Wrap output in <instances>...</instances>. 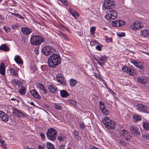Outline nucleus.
<instances>
[{
  "label": "nucleus",
  "mask_w": 149,
  "mask_h": 149,
  "mask_svg": "<svg viewBox=\"0 0 149 149\" xmlns=\"http://www.w3.org/2000/svg\"><path fill=\"white\" fill-rule=\"evenodd\" d=\"M119 135L120 139L116 136L115 138V139L119 145L123 146H125L126 143L124 141H121V139L128 141H131L132 140V137L130 133L125 130H123L120 131Z\"/></svg>",
  "instance_id": "nucleus-1"
},
{
  "label": "nucleus",
  "mask_w": 149,
  "mask_h": 149,
  "mask_svg": "<svg viewBox=\"0 0 149 149\" xmlns=\"http://www.w3.org/2000/svg\"><path fill=\"white\" fill-rule=\"evenodd\" d=\"M60 57L56 54H53L49 57L48 61L49 66L51 68H54L61 63Z\"/></svg>",
  "instance_id": "nucleus-2"
},
{
  "label": "nucleus",
  "mask_w": 149,
  "mask_h": 149,
  "mask_svg": "<svg viewBox=\"0 0 149 149\" xmlns=\"http://www.w3.org/2000/svg\"><path fill=\"white\" fill-rule=\"evenodd\" d=\"M45 40V38L40 36L32 34L30 38V42L32 45L38 46L44 42Z\"/></svg>",
  "instance_id": "nucleus-3"
},
{
  "label": "nucleus",
  "mask_w": 149,
  "mask_h": 149,
  "mask_svg": "<svg viewBox=\"0 0 149 149\" xmlns=\"http://www.w3.org/2000/svg\"><path fill=\"white\" fill-rule=\"evenodd\" d=\"M56 131L54 128H50L48 129L46 132L47 138L49 140L53 141L55 139L56 136Z\"/></svg>",
  "instance_id": "nucleus-4"
},
{
  "label": "nucleus",
  "mask_w": 149,
  "mask_h": 149,
  "mask_svg": "<svg viewBox=\"0 0 149 149\" xmlns=\"http://www.w3.org/2000/svg\"><path fill=\"white\" fill-rule=\"evenodd\" d=\"M102 121L105 125L106 128L110 130H113L115 127V124L114 123L107 117H105L102 119Z\"/></svg>",
  "instance_id": "nucleus-5"
},
{
  "label": "nucleus",
  "mask_w": 149,
  "mask_h": 149,
  "mask_svg": "<svg viewBox=\"0 0 149 149\" xmlns=\"http://www.w3.org/2000/svg\"><path fill=\"white\" fill-rule=\"evenodd\" d=\"M117 16V12L113 9L109 10L108 13L105 16V18L109 21H111V20H113L116 18Z\"/></svg>",
  "instance_id": "nucleus-6"
},
{
  "label": "nucleus",
  "mask_w": 149,
  "mask_h": 149,
  "mask_svg": "<svg viewBox=\"0 0 149 149\" xmlns=\"http://www.w3.org/2000/svg\"><path fill=\"white\" fill-rule=\"evenodd\" d=\"M55 49L53 47L49 46H46L43 47L42 52L43 54L48 56L54 52Z\"/></svg>",
  "instance_id": "nucleus-7"
},
{
  "label": "nucleus",
  "mask_w": 149,
  "mask_h": 149,
  "mask_svg": "<svg viewBox=\"0 0 149 149\" xmlns=\"http://www.w3.org/2000/svg\"><path fill=\"white\" fill-rule=\"evenodd\" d=\"M115 5L114 1L113 0H105L103 6L107 9H109L113 7Z\"/></svg>",
  "instance_id": "nucleus-8"
},
{
  "label": "nucleus",
  "mask_w": 149,
  "mask_h": 149,
  "mask_svg": "<svg viewBox=\"0 0 149 149\" xmlns=\"http://www.w3.org/2000/svg\"><path fill=\"white\" fill-rule=\"evenodd\" d=\"M129 128L132 134L138 137L141 136L140 130L137 127L134 126H130Z\"/></svg>",
  "instance_id": "nucleus-9"
},
{
  "label": "nucleus",
  "mask_w": 149,
  "mask_h": 149,
  "mask_svg": "<svg viewBox=\"0 0 149 149\" xmlns=\"http://www.w3.org/2000/svg\"><path fill=\"white\" fill-rule=\"evenodd\" d=\"M95 60L101 67H102L105 63L106 62L107 58L106 55H104L98 58H95Z\"/></svg>",
  "instance_id": "nucleus-10"
},
{
  "label": "nucleus",
  "mask_w": 149,
  "mask_h": 149,
  "mask_svg": "<svg viewBox=\"0 0 149 149\" xmlns=\"http://www.w3.org/2000/svg\"><path fill=\"white\" fill-rule=\"evenodd\" d=\"M13 114L16 117H17L19 118L24 117L26 116L25 114L24 113L22 112L19 109L15 108H13Z\"/></svg>",
  "instance_id": "nucleus-11"
},
{
  "label": "nucleus",
  "mask_w": 149,
  "mask_h": 149,
  "mask_svg": "<svg viewBox=\"0 0 149 149\" xmlns=\"http://www.w3.org/2000/svg\"><path fill=\"white\" fill-rule=\"evenodd\" d=\"M131 63H132L136 67L140 69H143L144 68V63L141 62H137L134 60L133 59L131 61Z\"/></svg>",
  "instance_id": "nucleus-12"
},
{
  "label": "nucleus",
  "mask_w": 149,
  "mask_h": 149,
  "mask_svg": "<svg viewBox=\"0 0 149 149\" xmlns=\"http://www.w3.org/2000/svg\"><path fill=\"white\" fill-rule=\"evenodd\" d=\"M137 109L138 110L143 112L148 113V108L143 104H139L137 106Z\"/></svg>",
  "instance_id": "nucleus-13"
},
{
  "label": "nucleus",
  "mask_w": 149,
  "mask_h": 149,
  "mask_svg": "<svg viewBox=\"0 0 149 149\" xmlns=\"http://www.w3.org/2000/svg\"><path fill=\"white\" fill-rule=\"evenodd\" d=\"M22 33L26 35H29L32 32V29L29 27H22L21 29Z\"/></svg>",
  "instance_id": "nucleus-14"
},
{
  "label": "nucleus",
  "mask_w": 149,
  "mask_h": 149,
  "mask_svg": "<svg viewBox=\"0 0 149 149\" xmlns=\"http://www.w3.org/2000/svg\"><path fill=\"white\" fill-rule=\"evenodd\" d=\"M138 81L142 84L147 83L148 81V78L145 76H141L137 78Z\"/></svg>",
  "instance_id": "nucleus-15"
},
{
  "label": "nucleus",
  "mask_w": 149,
  "mask_h": 149,
  "mask_svg": "<svg viewBox=\"0 0 149 149\" xmlns=\"http://www.w3.org/2000/svg\"><path fill=\"white\" fill-rule=\"evenodd\" d=\"M56 79L58 82L64 86H66V83L64 81L63 76L61 74L57 76Z\"/></svg>",
  "instance_id": "nucleus-16"
},
{
  "label": "nucleus",
  "mask_w": 149,
  "mask_h": 149,
  "mask_svg": "<svg viewBox=\"0 0 149 149\" xmlns=\"http://www.w3.org/2000/svg\"><path fill=\"white\" fill-rule=\"evenodd\" d=\"M143 25L141 23H140L138 22H135L132 26L131 27L133 30L137 29H140L143 27Z\"/></svg>",
  "instance_id": "nucleus-17"
},
{
  "label": "nucleus",
  "mask_w": 149,
  "mask_h": 149,
  "mask_svg": "<svg viewBox=\"0 0 149 149\" xmlns=\"http://www.w3.org/2000/svg\"><path fill=\"white\" fill-rule=\"evenodd\" d=\"M48 89L51 93H54L57 92L58 90L57 88L52 84L49 85Z\"/></svg>",
  "instance_id": "nucleus-18"
},
{
  "label": "nucleus",
  "mask_w": 149,
  "mask_h": 149,
  "mask_svg": "<svg viewBox=\"0 0 149 149\" xmlns=\"http://www.w3.org/2000/svg\"><path fill=\"white\" fill-rule=\"evenodd\" d=\"M30 93L35 98L40 99L41 98V96L35 89L31 90L30 91Z\"/></svg>",
  "instance_id": "nucleus-19"
},
{
  "label": "nucleus",
  "mask_w": 149,
  "mask_h": 149,
  "mask_svg": "<svg viewBox=\"0 0 149 149\" xmlns=\"http://www.w3.org/2000/svg\"><path fill=\"white\" fill-rule=\"evenodd\" d=\"M0 73L3 75H4L5 74V69L4 64L1 63L0 65Z\"/></svg>",
  "instance_id": "nucleus-20"
},
{
  "label": "nucleus",
  "mask_w": 149,
  "mask_h": 149,
  "mask_svg": "<svg viewBox=\"0 0 149 149\" xmlns=\"http://www.w3.org/2000/svg\"><path fill=\"white\" fill-rule=\"evenodd\" d=\"M60 93L61 96L63 98L66 97L69 95V93L64 90H61Z\"/></svg>",
  "instance_id": "nucleus-21"
},
{
  "label": "nucleus",
  "mask_w": 149,
  "mask_h": 149,
  "mask_svg": "<svg viewBox=\"0 0 149 149\" xmlns=\"http://www.w3.org/2000/svg\"><path fill=\"white\" fill-rule=\"evenodd\" d=\"M142 36L144 37L149 38V29H143L141 31Z\"/></svg>",
  "instance_id": "nucleus-22"
},
{
  "label": "nucleus",
  "mask_w": 149,
  "mask_h": 149,
  "mask_svg": "<svg viewBox=\"0 0 149 149\" xmlns=\"http://www.w3.org/2000/svg\"><path fill=\"white\" fill-rule=\"evenodd\" d=\"M142 135L143 138L145 141L149 142V134L148 132H142Z\"/></svg>",
  "instance_id": "nucleus-23"
},
{
  "label": "nucleus",
  "mask_w": 149,
  "mask_h": 149,
  "mask_svg": "<svg viewBox=\"0 0 149 149\" xmlns=\"http://www.w3.org/2000/svg\"><path fill=\"white\" fill-rule=\"evenodd\" d=\"M122 70L123 71L126 72L127 73H128L131 75H133V74L130 73L131 70L130 68L127 67L126 66H124L123 67Z\"/></svg>",
  "instance_id": "nucleus-24"
},
{
  "label": "nucleus",
  "mask_w": 149,
  "mask_h": 149,
  "mask_svg": "<svg viewBox=\"0 0 149 149\" xmlns=\"http://www.w3.org/2000/svg\"><path fill=\"white\" fill-rule=\"evenodd\" d=\"M15 61L18 64L22 65L23 62L21 60V59L19 56H16L14 58Z\"/></svg>",
  "instance_id": "nucleus-25"
},
{
  "label": "nucleus",
  "mask_w": 149,
  "mask_h": 149,
  "mask_svg": "<svg viewBox=\"0 0 149 149\" xmlns=\"http://www.w3.org/2000/svg\"><path fill=\"white\" fill-rule=\"evenodd\" d=\"M0 49L5 52H8L10 50V48L5 44H3L0 47Z\"/></svg>",
  "instance_id": "nucleus-26"
},
{
  "label": "nucleus",
  "mask_w": 149,
  "mask_h": 149,
  "mask_svg": "<svg viewBox=\"0 0 149 149\" xmlns=\"http://www.w3.org/2000/svg\"><path fill=\"white\" fill-rule=\"evenodd\" d=\"M58 34L61 37L63 38L66 40H69L70 39L68 37L67 35L63 33L62 32H60Z\"/></svg>",
  "instance_id": "nucleus-27"
},
{
  "label": "nucleus",
  "mask_w": 149,
  "mask_h": 149,
  "mask_svg": "<svg viewBox=\"0 0 149 149\" xmlns=\"http://www.w3.org/2000/svg\"><path fill=\"white\" fill-rule=\"evenodd\" d=\"M74 138L77 140H79L81 139V138L79 136V133L77 131L74 130Z\"/></svg>",
  "instance_id": "nucleus-28"
},
{
  "label": "nucleus",
  "mask_w": 149,
  "mask_h": 149,
  "mask_svg": "<svg viewBox=\"0 0 149 149\" xmlns=\"http://www.w3.org/2000/svg\"><path fill=\"white\" fill-rule=\"evenodd\" d=\"M141 120V118L139 115H135L133 116L132 120L133 122H136L138 120Z\"/></svg>",
  "instance_id": "nucleus-29"
},
{
  "label": "nucleus",
  "mask_w": 149,
  "mask_h": 149,
  "mask_svg": "<svg viewBox=\"0 0 149 149\" xmlns=\"http://www.w3.org/2000/svg\"><path fill=\"white\" fill-rule=\"evenodd\" d=\"M10 74L14 76H17L18 75L17 71L15 70L14 68H11L10 70Z\"/></svg>",
  "instance_id": "nucleus-30"
},
{
  "label": "nucleus",
  "mask_w": 149,
  "mask_h": 149,
  "mask_svg": "<svg viewBox=\"0 0 149 149\" xmlns=\"http://www.w3.org/2000/svg\"><path fill=\"white\" fill-rule=\"evenodd\" d=\"M46 146L48 149H55L54 146L50 142L47 143Z\"/></svg>",
  "instance_id": "nucleus-31"
},
{
  "label": "nucleus",
  "mask_w": 149,
  "mask_h": 149,
  "mask_svg": "<svg viewBox=\"0 0 149 149\" xmlns=\"http://www.w3.org/2000/svg\"><path fill=\"white\" fill-rule=\"evenodd\" d=\"M25 91V88L22 87L19 90V92L20 94L23 95L26 93Z\"/></svg>",
  "instance_id": "nucleus-32"
},
{
  "label": "nucleus",
  "mask_w": 149,
  "mask_h": 149,
  "mask_svg": "<svg viewBox=\"0 0 149 149\" xmlns=\"http://www.w3.org/2000/svg\"><path fill=\"white\" fill-rule=\"evenodd\" d=\"M69 11L72 15L75 18H76L75 13L76 11L72 8L69 9Z\"/></svg>",
  "instance_id": "nucleus-33"
},
{
  "label": "nucleus",
  "mask_w": 149,
  "mask_h": 149,
  "mask_svg": "<svg viewBox=\"0 0 149 149\" xmlns=\"http://www.w3.org/2000/svg\"><path fill=\"white\" fill-rule=\"evenodd\" d=\"M11 13V15H14V16L17 17V18H20L22 19H24V18L23 16L20 15L18 13Z\"/></svg>",
  "instance_id": "nucleus-34"
},
{
  "label": "nucleus",
  "mask_w": 149,
  "mask_h": 149,
  "mask_svg": "<svg viewBox=\"0 0 149 149\" xmlns=\"http://www.w3.org/2000/svg\"><path fill=\"white\" fill-rule=\"evenodd\" d=\"M77 81L73 79H70V84L72 86H74L77 83Z\"/></svg>",
  "instance_id": "nucleus-35"
},
{
  "label": "nucleus",
  "mask_w": 149,
  "mask_h": 149,
  "mask_svg": "<svg viewBox=\"0 0 149 149\" xmlns=\"http://www.w3.org/2000/svg\"><path fill=\"white\" fill-rule=\"evenodd\" d=\"M69 102L70 104L72 106H75L77 103L76 101L73 100H70Z\"/></svg>",
  "instance_id": "nucleus-36"
},
{
  "label": "nucleus",
  "mask_w": 149,
  "mask_h": 149,
  "mask_svg": "<svg viewBox=\"0 0 149 149\" xmlns=\"http://www.w3.org/2000/svg\"><path fill=\"white\" fill-rule=\"evenodd\" d=\"M1 118L3 121L5 122H7L8 120V117L6 114Z\"/></svg>",
  "instance_id": "nucleus-37"
},
{
  "label": "nucleus",
  "mask_w": 149,
  "mask_h": 149,
  "mask_svg": "<svg viewBox=\"0 0 149 149\" xmlns=\"http://www.w3.org/2000/svg\"><path fill=\"white\" fill-rule=\"evenodd\" d=\"M54 107L57 110H60L62 109L61 106L57 104H54Z\"/></svg>",
  "instance_id": "nucleus-38"
},
{
  "label": "nucleus",
  "mask_w": 149,
  "mask_h": 149,
  "mask_svg": "<svg viewBox=\"0 0 149 149\" xmlns=\"http://www.w3.org/2000/svg\"><path fill=\"white\" fill-rule=\"evenodd\" d=\"M144 129L146 130H149V125L147 123H145L143 125Z\"/></svg>",
  "instance_id": "nucleus-39"
},
{
  "label": "nucleus",
  "mask_w": 149,
  "mask_h": 149,
  "mask_svg": "<svg viewBox=\"0 0 149 149\" xmlns=\"http://www.w3.org/2000/svg\"><path fill=\"white\" fill-rule=\"evenodd\" d=\"M112 24L113 26L116 27L119 26H118V21H115L113 22L112 23Z\"/></svg>",
  "instance_id": "nucleus-40"
},
{
  "label": "nucleus",
  "mask_w": 149,
  "mask_h": 149,
  "mask_svg": "<svg viewBox=\"0 0 149 149\" xmlns=\"http://www.w3.org/2000/svg\"><path fill=\"white\" fill-rule=\"evenodd\" d=\"M102 113L106 115L108 114L109 113V111L105 108L103 110L101 111Z\"/></svg>",
  "instance_id": "nucleus-41"
},
{
  "label": "nucleus",
  "mask_w": 149,
  "mask_h": 149,
  "mask_svg": "<svg viewBox=\"0 0 149 149\" xmlns=\"http://www.w3.org/2000/svg\"><path fill=\"white\" fill-rule=\"evenodd\" d=\"M91 45V46H94L95 44H100V43L97 42L96 40H93L91 41L90 42Z\"/></svg>",
  "instance_id": "nucleus-42"
},
{
  "label": "nucleus",
  "mask_w": 149,
  "mask_h": 149,
  "mask_svg": "<svg viewBox=\"0 0 149 149\" xmlns=\"http://www.w3.org/2000/svg\"><path fill=\"white\" fill-rule=\"evenodd\" d=\"M96 28L95 27H92L90 29V32L91 34L94 35L95 33V31Z\"/></svg>",
  "instance_id": "nucleus-43"
},
{
  "label": "nucleus",
  "mask_w": 149,
  "mask_h": 149,
  "mask_svg": "<svg viewBox=\"0 0 149 149\" xmlns=\"http://www.w3.org/2000/svg\"><path fill=\"white\" fill-rule=\"evenodd\" d=\"M125 24V21L122 20H118V26H119L124 25Z\"/></svg>",
  "instance_id": "nucleus-44"
},
{
  "label": "nucleus",
  "mask_w": 149,
  "mask_h": 149,
  "mask_svg": "<svg viewBox=\"0 0 149 149\" xmlns=\"http://www.w3.org/2000/svg\"><path fill=\"white\" fill-rule=\"evenodd\" d=\"M117 35L119 37H122L125 36V33H117Z\"/></svg>",
  "instance_id": "nucleus-45"
},
{
  "label": "nucleus",
  "mask_w": 149,
  "mask_h": 149,
  "mask_svg": "<svg viewBox=\"0 0 149 149\" xmlns=\"http://www.w3.org/2000/svg\"><path fill=\"white\" fill-rule=\"evenodd\" d=\"M64 136H58V139L60 141H64L63 138H64Z\"/></svg>",
  "instance_id": "nucleus-46"
},
{
  "label": "nucleus",
  "mask_w": 149,
  "mask_h": 149,
  "mask_svg": "<svg viewBox=\"0 0 149 149\" xmlns=\"http://www.w3.org/2000/svg\"><path fill=\"white\" fill-rule=\"evenodd\" d=\"M38 85L39 87L40 91L45 88L44 86L42 84L39 83L38 84Z\"/></svg>",
  "instance_id": "nucleus-47"
},
{
  "label": "nucleus",
  "mask_w": 149,
  "mask_h": 149,
  "mask_svg": "<svg viewBox=\"0 0 149 149\" xmlns=\"http://www.w3.org/2000/svg\"><path fill=\"white\" fill-rule=\"evenodd\" d=\"M40 92L41 94L44 95L46 94L47 93L46 90L45 88L40 90Z\"/></svg>",
  "instance_id": "nucleus-48"
},
{
  "label": "nucleus",
  "mask_w": 149,
  "mask_h": 149,
  "mask_svg": "<svg viewBox=\"0 0 149 149\" xmlns=\"http://www.w3.org/2000/svg\"><path fill=\"white\" fill-rule=\"evenodd\" d=\"M6 113L4 112L0 111V118H1L2 117L4 116V115H6Z\"/></svg>",
  "instance_id": "nucleus-49"
},
{
  "label": "nucleus",
  "mask_w": 149,
  "mask_h": 149,
  "mask_svg": "<svg viewBox=\"0 0 149 149\" xmlns=\"http://www.w3.org/2000/svg\"><path fill=\"white\" fill-rule=\"evenodd\" d=\"M100 107L101 111H102L105 108L104 104H103L100 105Z\"/></svg>",
  "instance_id": "nucleus-50"
},
{
  "label": "nucleus",
  "mask_w": 149,
  "mask_h": 149,
  "mask_svg": "<svg viewBox=\"0 0 149 149\" xmlns=\"http://www.w3.org/2000/svg\"><path fill=\"white\" fill-rule=\"evenodd\" d=\"M79 126L80 127L81 129H84L85 127L84 124L81 123H79Z\"/></svg>",
  "instance_id": "nucleus-51"
},
{
  "label": "nucleus",
  "mask_w": 149,
  "mask_h": 149,
  "mask_svg": "<svg viewBox=\"0 0 149 149\" xmlns=\"http://www.w3.org/2000/svg\"><path fill=\"white\" fill-rule=\"evenodd\" d=\"M26 41V38L24 37H22V38L21 40V41L22 43H24Z\"/></svg>",
  "instance_id": "nucleus-52"
},
{
  "label": "nucleus",
  "mask_w": 149,
  "mask_h": 149,
  "mask_svg": "<svg viewBox=\"0 0 149 149\" xmlns=\"http://www.w3.org/2000/svg\"><path fill=\"white\" fill-rule=\"evenodd\" d=\"M3 29L5 30V31L7 33L9 32V30L10 29V28L8 27H7V28H6V27L5 26H3Z\"/></svg>",
  "instance_id": "nucleus-53"
},
{
  "label": "nucleus",
  "mask_w": 149,
  "mask_h": 149,
  "mask_svg": "<svg viewBox=\"0 0 149 149\" xmlns=\"http://www.w3.org/2000/svg\"><path fill=\"white\" fill-rule=\"evenodd\" d=\"M40 136L41 137V138L43 140H44L45 139V135L43 133H41L40 134Z\"/></svg>",
  "instance_id": "nucleus-54"
},
{
  "label": "nucleus",
  "mask_w": 149,
  "mask_h": 149,
  "mask_svg": "<svg viewBox=\"0 0 149 149\" xmlns=\"http://www.w3.org/2000/svg\"><path fill=\"white\" fill-rule=\"evenodd\" d=\"M14 82L15 84H16V85H18V87H20L19 84H20V83L19 82H18L17 80H14Z\"/></svg>",
  "instance_id": "nucleus-55"
},
{
  "label": "nucleus",
  "mask_w": 149,
  "mask_h": 149,
  "mask_svg": "<svg viewBox=\"0 0 149 149\" xmlns=\"http://www.w3.org/2000/svg\"><path fill=\"white\" fill-rule=\"evenodd\" d=\"M96 49L99 51H101L102 50L101 48L99 45H97L96 47Z\"/></svg>",
  "instance_id": "nucleus-56"
},
{
  "label": "nucleus",
  "mask_w": 149,
  "mask_h": 149,
  "mask_svg": "<svg viewBox=\"0 0 149 149\" xmlns=\"http://www.w3.org/2000/svg\"><path fill=\"white\" fill-rule=\"evenodd\" d=\"M63 4L66 7H67L68 5V3L66 0L63 3Z\"/></svg>",
  "instance_id": "nucleus-57"
},
{
  "label": "nucleus",
  "mask_w": 149,
  "mask_h": 149,
  "mask_svg": "<svg viewBox=\"0 0 149 149\" xmlns=\"http://www.w3.org/2000/svg\"><path fill=\"white\" fill-rule=\"evenodd\" d=\"M18 24H16V25H13L12 26V28L13 29H16L18 27Z\"/></svg>",
  "instance_id": "nucleus-58"
},
{
  "label": "nucleus",
  "mask_w": 149,
  "mask_h": 149,
  "mask_svg": "<svg viewBox=\"0 0 149 149\" xmlns=\"http://www.w3.org/2000/svg\"><path fill=\"white\" fill-rule=\"evenodd\" d=\"M38 149H45L44 147H43L42 146L40 145H39L38 146Z\"/></svg>",
  "instance_id": "nucleus-59"
},
{
  "label": "nucleus",
  "mask_w": 149,
  "mask_h": 149,
  "mask_svg": "<svg viewBox=\"0 0 149 149\" xmlns=\"http://www.w3.org/2000/svg\"><path fill=\"white\" fill-rule=\"evenodd\" d=\"M131 70L130 72V73L133 74L132 75H134V74H135L134 70H133V69H132V68H131Z\"/></svg>",
  "instance_id": "nucleus-60"
},
{
  "label": "nucleus",
  "mask_w": 149,
  "mask_h": 149,
  "mask_svg": "<svg viewBox=\"0 0 149 149\" xmlns=\"http://www.w3.org/2000/svg\"><path fill=\"white\" fill-rule=\"evenodd\" d=\"M65 146L64 145H61L60 146V149H64Z\"/></svg>",
  "instance_id": "nucleus-61"
},
{
  "label": "nucleus",
  "mask_w": 149,
  "mask_h": 149,
  "mask_svg": "<svg viewBox=\"0 0 149 149\" xmlns=\"http://www.w3.org/2000/svg\"><path fill=\"white\" fill-rule=\"evenodd\" d=\"M63 28H64L66 30H67V31H69V28H68L67 27H66V26H63Z\"/></svg>",
  "instance_id": "nucleus-62"
},
{
  "label": "nucleus",
  "mask_w": 149,
  "mask_h": 149,
  "mask_svg": "<svg viewBox=\"0 0 149 149\" xmlns=\"http://www.w3.org/2000/svg\"><path fill=\"white\" fill-rule=\"evenodd\" d=\"M4 19V17H2V15H0V19H1V20H3Z\"/></svg>",
  "instance_id": "nucleus-63"
},
{
  "label": "nucleus",
  "mask_w": 149,
  "mask_h": 149,
  "mask_svg": "<svg viewBox=\"0 0 149 149\" xmlns=\"http://www.w3.org/2000/svg\"><path fill=\"white\" fill-rule=\"evenodd\" d=\"M31 105L33 106L34 107H35V105L34 104V103L33 102H31L30 103Z\"/></svg>",
  "instance_id": "nucleus-64"
}]
</instances>
